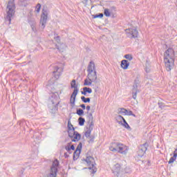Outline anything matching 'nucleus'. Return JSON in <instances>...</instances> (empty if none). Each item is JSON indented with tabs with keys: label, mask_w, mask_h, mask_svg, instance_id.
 <instances>
[{
	"label": "nucleus",
	"mask_w": 177,
	"mask_h": 177,
	"mask_svg": "<svg viewBox=\"0 0 177 177\" xmlns=\"http://www.w3.org/2000/svg\"><path fill=\"white\" fill-rule=\"evenodd\" d=\"M164 63L167 71H171L175 64V51L172 48H168L164 53Z\"/></svg>",
	"instance_id": "1"
},
{
	"label": "nucleus",
	"mask_w": 177,
	"mask_h": 177,
	"mask_svg": "<svg viewBox=\"0 0 177 177\" xmlns=\"http://www.w3.org/2000/svg\"><path fill=\"white\" fill-rule=\"evenodd\" d=\"M16 10V4H15V0H8V3L6 7V21H8V24L12 22V19L15 16Z\"/></svg>",
	"instance_id": "2"
},
{
	"label": "nucleus",
	"mask_w": 177,
	"mask_h": 177,
	"mask_svg": "<svg viewBox=\"0 0 177 177\" xmlns=\"http://www.w3.org/2000/svg\"><path fill=\"white\" fill-rule=\"evenodd\" d=\"M57 106H59V102H57V95L52 93L51 97L50 98L48 102L49 112L51 113V114H55V113H57Z\"/></svg>",
	"instance_id": "3"
},
{
	"label": "nucleus",
	"mask_w": 177,
	"mask_h": 177,
	"mask_svg": "<svg viewBox=\"0 0 177 177\" xmlns=\"http://www.w3.org/2000/svg\"><path fill=\"white\" fill-rule=\"evenodd\" d=\"M48 19H49V10L46 8H44L41 10V15L40 17V28L44 30L46 27V23H48Z\"/></svg>",
	"instance_id": "4"
},
{
	"label": "nucleus",
	"mask_w": 177,
	"mask_h": 177,
	"mask_svg": "<svg viewBox=\"0 0 177 177\" xmlns=\"http://www.w3.org/2000/svg\"><path fill=\"white\" fill-rule=\"evenodd\" d=\"M71 86L74 90L71 95L70 103L71 104V106L74 107L75 106V98L78 95V86L75 83V80H72V82H71Z\"/></svg>",
	"instance_id": "5"
},
{
	"label": "nucleus",
	"mask_w": 177,
	"mask_h": 177,
	"mask_svg": "<svg viewBox=\"0 0 177 177\" xmlns=\"http://www.w3.org/2000/svg\"><path fill=\"white\" fill-rule=\"evenodd\" d=\"M85 162L88 167V169H91L92 174H96L97 169L96 168V162H95V158L90 156H86Z\"/></svg>",
	"instance_id": "6"
},
{
	"label": "nucleus",
	"mask_w": 177,
	"mask_h": 177,
	"mask_svg": "<svg viewBox=\"0 0 177 177\" xmlns=\"http://www.w3.org/2000/svg\"><path fill=\"white\" fill-rule=\"evenodd\" d=\"M57 168H59V160L56 159L53 161V165L50 168V173L47 177H56L57 176Z\"/></svg>",
	"instance_id": "7"
},
{
	"label": "nucleus",
	"mask_w": 177,
	"mask_h": 177,
	"mask_svg": "<svg viewBox=\"0 0 177 177\" xmlns=\"http://www.w3.org/2000/svg\"><path fill=\"white\" fill-rule=\"evenodd\" d=\"M68 136L71 138L72 142H78L81 139V134L75 131V129H71L68 131Z\"/></svg>",
	"instance_id": "8"
},
{
	"label": "nucleus",
	"mask_w": 177,
	"mask_h": 177,
	"mask_svg": "<svg viewBox=\"0 0 177 177\" xmlns=\"http://www.w3.org/2000/svg\"><path fill=\"white\" fill-rule=\"evenodd\" d=\"M125 32L128 38H138V35H139V32L135 27L126 29Z\"/></svg>",
	"instance_id": "9"
},
{
	"label": "nucleus",
	"mask_w": 177,
	"mask_h": 177,
	"mask_svg": "<svg viewBox=\"0 0 177 177\" xmlns=\"http://www.w3.org/2000/svg\"><path fill=\"white\" fill-rule=\"evenodd\" d=\"M63 73V65H55L54 66V71H53V75L55 78V80H59L60 77V75H62Z\"/></svg>",
	"instance_id": "10"
},
{
	"label": "nucleus",
	"mask_w": 177,
	"mask_h": 177,
	"mask_svg": "<svg viewBox=\"0 0 177 177\" xmlns=\"http://www.w3.org/2000/svg\"><path fill=\"white\" fill-rule=\"evenodd\" d=\"M147 151V143H145L140 146L139 150L138 151V156L143 157L145 156L146 151Z\"/></svg>",
	"instance_id": "11"
},
{
	"label": "nucleus",
	"mask_w": 177,
	"mask_h": 177,
	"mask_svg": "<svg viewBox=\"0 0 177 177\" xmlns=\"http://www.w3.org/2000/svg\"><path fill=\"white\" fill-rule=\"evenodd\" d=\"M87 77L92 82L97 83V74L96 71L88 72Z\"/></svg>",
	"instance_id": "12"
},
{
	"label": "nucleus",
	"mask_w": 177,
	"mask_h": 177,
	"mask_svg": "<svg viewBox=\"0 0 177 177\" xmlns=\"http://www.w3.org/2000/svg\"><path fill=\"white\" fill-rule=\"evenodd\" d=\"M121 171V165L120 164H115L112 169V172L114 174V175H116V176H118L120 175V172Z\"/></svg>",
	"instance_id": "13"
},
{
	"label": "nucleus",
	"mask_w": 177,
	"mask_h": 177,
	"mask_svg": "<svg viewBox=\"0 0 177 177\" xmlns=\"http://www.w3.org/2000/svg\"><path fill=\"white\" fill-rule=\"evenodd\" d=\"M81 150H82V143L80 142L73 153V158L79 157L80 154H81Z\"/></svg>",
	"instance_id": "14"
},
{
	"label": "nucleus",
	"mask_w": 177,
	"mask_h": 177,
	"mask_svg": "<svg viewBox=\"0 0 177 177\" xmlns=\"http://www.w3.org/2000/svg\"><path fill=\"white\" fill-rule=\"evenodd\" d=\"M120 145L121 143L120 142H113L109 147V149L111 150V151H118V153Z\"/></svg>",
	"instance_id": "15"
},
{
	"label": "nucleus",
	"mask_w": 177,
	"mask_h": 177,
	"mask_svg": "<svg viewBox=\"0 0 177 177\" xmlns=\"http://www.w3.org/2000/svg\"><path fill=\"white\" fill-rule=\"evenodd\" d=\"M118 153H120V154H127L128 153V147L120 143Z\"/></svg>",
	"instance_id": "16"
},
{
	"label": "nucleus",
	"mask_w": 177,
	"mask_h": 177,
	"mask_svg": "<svg viewBox=\"0 0 177 177\" xmlns=\"http://www.w3.org/2000/svg\"><path fill=\"white\" fill-rule=\"evenodd\" d=\"M96 71V66H95V62H90L87 68V73H92Z\"/></svg>",
	"instance_id": "17"
},
{
	"label": "nucleus",
	"mask_w": 177,
	"mask_h": 177,
	"mask_svg": "<svg viewBox=\"0 0 177 177\" xmlns=\"http://www.w3.org/2000/svg\"><path fill=\"white\" fill-rule=\"evenodd\" d=\"M121 67L123 70H127L128 67H129V62L127 59H123L121 62Z\"/></svg>",
	"instance_id": "18"
},
{
	"label": "nucleus",
	"mask_w": 177,
	"mask_h": 177,
	"mask_svg": "<svg viewBox=\"0 0 177 177\" xmlns=\"http://www.w3.org/2000/svg\"><path fill=\"white\" fill-rule=\"evenodd\" d=\"M57 49L59 50V52H64L66 49H67V46L64 44H58L56 46Z\"/></svg>",
	"instance_id": "19"
},
{
	"label": "nucleus",
	"mask_w": 177,
	"mask_h": 177,
	"mask_svg": "<svg viewBox=\"0 0 177 177\" xmlns=\"http://www.w3.org/2000/svg\"><path fill=\"white\" fill-rule=\"evenodd\" d=\"M138 92H139V90H138V84H134L133 86V99L136 100Z\"/></svg>",
	"instance_id": "20"
},
{
	"label": "nucleus",
	"mask_w": 177,
	"mask_h": 177,
	"mask_svg": "<svg viewBox=\"0 0 177 177\" xmlns=\"http://www.w3.org/2000/svg\"><path fill=\"white\" fill-rule=\"evenodd\" d=\"M28 23H29V24H30V27H31L32 31H33L34 32H37V28L35 27V26H36V24H37V22H35V20H30V21H28Z\"/></svg>",
	"instance_id": "21"
},
{
	"label": "nucleus",
	"mask_w": 177,
	"mask_h": 177,
	"mask_svg": "<svg viewBox=\"0 0 177 177\" xmlns=\"http://www.w3.org/2000/svg\"><path fill=\"white\" fill-rule=\"evenodd\" d=\"M86 93H92V88L89 87H84L83 91H82V95L86 96Z\"/></svg>",
	"instance_id": "22"
},
{
	"label": "nucleus",
	"mask_w": 177,
	"mask_h": 177,
	"mask_svg": "<svg viewBox=\"0 0 177 177\" xmlns=\"http://www.w3.org/2000/svg\"><path fill=\"white\" fill-rule=\"evenodd\" d=\"M176 157H177V148L175 149V151H174V156L173 157H171L169 160V164H173V162H174V161L176 160Z\"/></svg>",
	"instance_id": "23"
},
{
	"label": "nucleus",
	"mask_w": 177,
	"mask_h": 177,
	"mask_svg": "<svg viewBox=\"0 0 177 177\" xmlns=\"http://www.w3.org/2000/svg\"><path fill=\"white\" fill-rule=\"evenodd\" d=\"M118 113L120 114V115H127V113H128V110L124 108H120L118 109Z\"/></svg>",
	"instance_id": "24"
},
{
	"label": "nucleus",
	"mask_w": 177,
	"mask_h": 177,
	"mask_svg": "<svg viewBox=\"0 0 177 177\" xmlns=\"http://www.w3.org/2000/svg\"><path fill=\"white\" fill-rule=\"evenodd\" d=\"M104 15L106 17H110V16H111V10L105 8L104 10Z\"/></svg>",
	"instance_id": "25"
},
{
	"label": "nucleus",
	"mask_w": 177,
	"mask_h": 177,
	"mask_svg": "<svg viewBox=\"0 0 177 177\" xmlns=\"http://www.w3.org/2000/svg\"><path fill=\"white\" fill-rule=\"evenodd\" d=\"M92 81H91L88 78L84 80V86H91L92 85Z\"/></svg>",
	"instance_id": "26"
},
{
	"label": "nucleus",
	"mask_w": 177,
	"mask_h": 177,
	"mask_svg": "<svg viewBox=\"0 0 177 177\" xmlns=\"http://www.w3.org/2000/svg\"><path fill=\"white\" fill-rule=\"evenodd\" d=\"M116 120H118V124H122V121H124L125 118H124L121 115H119L116 116Z\"/></svg>",
	"instance_id": "27"
},
{
	"label": "nucleus",
	"mask_w": 177,
	"mask_h": 177,
	"mask_svg": "<svg viewBox=\"0 0 177 177\" xmlns=\"http://www.w3.org/2000/svg\"><path fill=\"white\" fill-rule=\"evenodd\" d=\"M78 122H79V125H80V127H82L84 126V124H85V119L82 117H80L78 119Z\"/></svg>",
	"instance_id": "28"
},
{
	"label": "nucleus",
	"mask_w": 177,
	"mask_h": 177,
	"mask_svg": "<svg viewBox=\"0 0 177 177\" xmlns=\"http://www.w3.org/2000/svg\"><path fill=\"white\" fill-rule=\"evenodd\" d=\"M82 102L84 103H89L91 102V98L90 97H85L84 96L81 97Z\"/></svg>",
	"instance_id": "29"
},
{
	"label": "nucleus",
	"mask_w": 177,
	"mask_h": 177,
	"mask_svg": "<svg viewBox=\"0 0 177 177\" xmlns=\"http://www.w3.org/2000/svg\"><path fill=\"white\" fill-rule=\"evenodd\" d=\"M30 0H19V2L22 6H27Z\"/></svg>",
	"instance_id": "30"
},
{
	"label": "nucleus",
	"mask_w": 177,
	"mask_h": 177,
	"mask_svg": "<svg viewBox=\"0 0 177 177\" xmlns=\"http://www.w3.org/2000/svg\"><path fill=\"white\" fill-rule=\"evenodd\" d=\"M123 122L124 124L122 123L121 125L124 127V128H127V129H131V127H129V124H128V122H127V120H125V119H123Z\"/></svg>",
	"instance_id": "31"
},
{
	"label": "nucleus",
	"mask_w": 177,
	"mask_h": 177,
	"mask_svg": "<svg viewBox=\"0 0 177 177\" xmlns=\"http://www.w3.org/2000/svg\"><path fill=\"white\" fill-rule=\"evenodd\" d=\"M71 142H69L67 144V145L65 147V150H66V151H68V153H71L70 151H71Z\"/></svg>",
	"instance_id": "32"
},
{
	"label": "nucleus",
	"mask_w": 177,
	"mask_h": 177,
	"mask_svg": "<svg viewBox=\"0 0 177 177\" xmlns=\"http://www.w3.org/2000/svg\"><path fill=\"white\" fill-rule=\"evenodd\" d=\"M41 3H37L35 6V12H37V13H39L41 12Z\"/></svg>",
	"instance_id": "33"
},
{
	"label": "nucleus",
	"mask_w": 177,
	"mask_h": 177,
	"mask_svg": "<svg viewBox=\"0 0 177 177\" xmlns=\"http://www.w3.org/2000/svg\"><path fill=\"white\" fill-rule=\"evenodd\" d=\"M76 114H77V115H84V110H82V109H79L77 110Z\"/></svg>",
	"instance_id": "34"
},
{
	"label": "nucleus",
	"mask_w": 177,
	"mask_h": 177,
	"mask_svg": "<svg viewBox=\"0 0 177 177\" xmlns=\"http://www.w3.org/2000/svg\"><path fill=\"white\" fill-rule=\"evenodd\" d=\"M92 132V130L87 129L85 132V137L86 138H91V133Z\"/></svg>",
	"instance_id": "35"
},
{
	"label": "nucleus",
	"mask_w": 177,
	"mask_h": 177,
	"mask_svg": "<svg viewBox=\"0 0 177 177\" xmlns=\"http://www.w3.org/2000/svg\"><path fill=\"white\" fill-rule=\"evenodd\" d=\"M71 129H75L73 124H71V122L70 120L68 122V131H71Z\"/></svg>",
	"instance_id": "36"
},
{
	"label": "nucleus",
	"mask_w": 177,
	"mask_h": 177,
	"mask_svg": "<svg viewBox=\"0 0 177 177\" xmlns=\"http://www.w3.org/2000/svg\"><path fill=\"white\" fill-rule=\"evenodd\" d=\"M87 129L90 131H93V121H91L88 127H87Z\"/></svg>",
	"instance_id": "37"
},
{
	"label": "nucleus",
	"mask_w": 177,
	"mask_h": 177,
	"mask_svg": "<svg viewBox=\"0 0 177 177\" xmlns=\"http://www.w3.org/2000/svg\"><path fill=\"white\" fill-rule=\"evenodd\" d=\"M125 59H127V60H129V62H131V60H132V59H133V57H132V55L127 54L126 55H124Z\"/></svg>",
	"instance_id": "38"
},
{
	"label": "nucleus",
	"mask_w": 177,
	"mask_h": 177,
	"mask_svg": "<svg viewBox=\"0 0 177 177\" xmlns=\"http://www.w3.org/2000/svg\"><path fill=\"white\" fill-rule=\"evenodd\" d=\"M126 115H132L133 117H136V114H133V113L132 112V111H128L126 113Z\"/></svg>",
	"instance_id": "39"
},
{
	"label": "nucleus",
	"mask_w": 177,
	"mask_h": 177,
	"mask_svg": "<svg viewBox=\"0 0 177 177\" xmlns=\"http://www.w3.org/2000/svg\"><path fill=\"white\" fill-rule=\"evenodd\" d=\"M158 104L159 109H164V107H165V104L163 102H158Z\"/></svg>",
	"instance_id": "40"
},
{
	"label": "nucleus",
	"mask_w": 177,
	"mask_h": 177,
	"mask_svg": "<svg viewBox=\"0 0 177 177\" xmlns=\"http://www.w3.org/2000/svg\"><path fill=\"white\" fill-rule=\"evenodd\" d=\"M88 118L89 121H93V115H92V113H88Z\"/></svg>",
	"instance_id": "41"
},
{
	"label": "nucleus",
	"mask_w": 177,
	"mask_h": 177,
	"mask_svg": "<svg viewBox=\"0 0 177 177\" xmlns=\"http://www.w3.org/2000/svg\"><path fill=\"white\" fill-rule=\"evenodd\" d=\"M99 17L100 19H102V17H103V13H100L99 15H95L94 16V19H97Z\"/></svg>",
	"instance_id": "42"
},
{
	"label": "nucleus",
	"mask_w": 177,
	"mask_h": 177,
	"mask_svg": "<svg viewBox=\"0 0 177 177\" xmlns=\"http://www.w3.org/2000/svg\"><path fill=\"white\" fill-rule=\"evenodd\" d=\"M55 41H57V44H59V42H60V37L59 36L55 37Z\"/></svg>",
	"instance_id": "43"
},
{
	"label": "nucleus",
	"mask_w": 177,
	"mask_h": 177,
	"mask_svg": "<svg viewBox=\"0 0 177 177\" xmlns=\"http://www.w3.org/2000/svg\"><path fill=\"white\" fill-rule=\"evenodd\" d=\"M145 71L146 73H149L150 71V68L147 67V65H146Z\"/></svg>",
	"instance_id": "44"
},
{
	"label": "nucleus",
	"mask_w": 177,
	"mask_h": 177,
	"mask_svg": "<svg viewBox=\"0 0 177 177\" xmlns=\"http://www.w3.org/2000/svg\"><path fill=\"white\" fill-rule=\"evenodd\" d=\"M80 107H82V109H83V110H85V109L86 108V106H85V104H81Z\"/></svg>",
	"instance_id": "45"
},
{
	"label": "nucleus",
	"mask_w": 177,
	"mask_h": 177,
	"mask_svg": "<svg viewBox=\"0 0 177 177\" xmlns=\"http://www.w3.org/2000/svg\"><path fill=\"white\" fill-rule=\"evenodd\" d=\"M71 150H75V147H74V145H71Z\"/></svg>",
	"instance_id": "46"
},
{
	"label": "nucleus",
	"mask_w": 177,
	"mask_h": 177,
	"mask_svg": "<svg viewBox=\"0 0 177 177\" xmlns=\"http://www.w3.org/2000/svg\"><path fill=\"white\" fill-rule=\"evenodd\" d=\"M86 109L87 111H89V110H91V106H87Z\"/></svg>",
	"instance_id": "47"
},
{
	"label": "nucleus",
	"mask_w": 177,
	"mask_h": 177,
	"mask_svg": "<svg viewBox=\"0 0 177 177\" xmlns=\"http://www.w3.org/2000/svg\"><path fill=\"white\" fill-rule=\"evenodd\" d=\"M86 2H88V0H85Z\"/></svg>",
	"instance_id": "48"
}]
</instances>
